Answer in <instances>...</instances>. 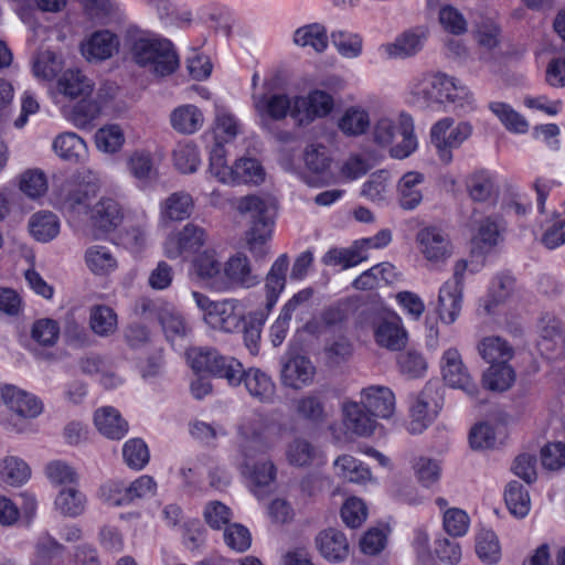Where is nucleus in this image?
Listing matches in <instances>:
<instances>
[{"label": "nucleus", "instance_id": "35", "mask_svg": "<svg viewBox=\"0 0 565 565\" xmlns=\"http://www.w3.org/2000/svg\"><path fill=\"white\" fill-rule=\"evenodd\" d=\"M31 235L39 242H50L60 233L58 217L52 212H39L29 222Z\"/></svg>", "mask_w": 565, "mask_h": 565}, {"label": "nucleus", "instance_id": "60", "mask_svg": "<svg viewBox=\"0 0 565 565\" xmlns=\"http://www.w3.org/2000/svg\"><path fill=\"white\" fill-rule=\"evenodd\" d=\"M62 70V63L51 51L40 52L33 62V73L36 77L52 79Z\"/></svg>", "mask_w": 565, "mask_h": 565}, {"label": "nucleus", "instance_id": "5", "mask_svg": "<svg viewBox=\"0 0 565 565\" xmlns=\"http://www.w3.org/2000/svg\"><path fill=\"white\" fill-rule=\"evenodd\" d=\"M262 280L260 275L252 267L249 258L243 253L231 256L222 268V275L214 282L215 291L249 289Z\"/></svg>", "mask_w": 565, "mask_h": 565}, {"label": "nucleus", "instance_id": "10", "mask_svg": "<svg viewBox=\"0 0 565 565\" xmlns=\"http://www.w3.org/2000/svg\"><path fill=\"white\" fill-rule=\"evenodd\" d=\"M441 374L444 381L454 388L462 390L467 395L475 397L478 386L472 381L457 349H448L441 358Z\"/></svg>", "mask_w": 565, "mask_h": 565}, {"label": "nucleus", "instance_id": "63", "mask_svg": "<svg viewBox=\"0 0 565 565\" xmlns=\"http://www.w3.org/2000/svg\"><path fill=\"white\" fill-rule=\"evenodd\" d=\"M397 364L399 371L412 379L423 376L427 370L425 358L417 351L401 353L397 358Z\"/></svg>", "mask_w": 565, "mask_h": 565}, {"label": "nucleus", "instance_id": "49", "mask_svg": "<svg viewBox=\"0 0 565 565\" xmlns=\"http://www.w3.org/2000/svg\"><path fill=\"white\" fill-rule=\"evenodd\" d=\"M184 50L189 52L185 57V65L189 75L195 81H204L212 73V63L210 57L199 52L198 47L184 45Z\"/></svg>", "mask_w": 565, "mask_h": 565}, {"label": "nucleus", "instance_id": "62", "mask_svg": "<svg viewBox=\"0 0 565 565\" xmlns=\"http://www.w3.org/2000/svg\"><path fill=\"white\" fill-rule=\"evenodd\" d=\"M60 327L53 319H40L33 323L31 337L39 344L51 347L58 339Z\"/></svg>", "mask_w": 565, "mask_h": 565}, {"label": "nucleus", "instance_id": "45", "mask_svg": "<svg viewBox=\"0 0 565 565\" xmlns=\"http://www.w3.org/2000/svg\"><path fill=\"white\" fill-rule=\"evenodd\" d=\"M334 466L337 473L350 482H364L371 477L370 470L350 455L338 457Z\"/></svg>", "mask_w": 565, "mask_h": 565}, {"label": "nucleus", "instance_id": "51", "mask_svg": "<svg viewBox=\"0 0 565 565\" xmlns=\"http://www.w3.org/2000/svg\"><path fill=\"white\" fill-rule=\"evenodd\" d=\"M205 231L193 224L186 223L181 231H179V254L196 253L205 244Z\"/></svg>", "mask_w": 565, "mask_h": 565}, {"label": "nucleus", "instance_id": "43", "mask_svg": "<svg viewBox=\"0 0 565 565\" xmlns=\"http://www.w3.org/2000/svg\"><path fill=\"white\" fill-rule=\"evenodd\" d=\"M515 374L513 369L508 364H498L489 366L483 373V385L491 391H505L514 382Z\"/></svg>", "mask_w": 565, "mask_h": 565}, {"label": "nucleus", "instance_id": "6", "mask_svg": "<svg viewBox=\"0 0 565 565\" xmlns=\"http://www.w3.org/2000/svg\"><path fill=\"white\" fill-rule=\"evenodd\" d=\"M399 132L402 141L391 148V156L397 159L408 157L416 148L417 141L413 134V121L411 117H402L399 127H397L391 119H380L373 130L374 141L386 147L392 143L395 135Z\"/></svg>", "mask_w": 565, "mask_h": 565}, {"label": "nucleus", "instance_id": "24", "mask_svg": "<svg viewBox=\"0 0 565 565\" xmlns=\"http://www.w3.org/2000/svg\"><path fill=\"white\" fill-rule=\"evenodd\" d=\"M433 388L425 386L411 409L412 420L408 430L420 434L437 415V404L431 397Z\"/></svg>", "mask_w": 565, "mask_h": 565}, {"label": "nucleus", "instance_id": "4", "mask_svg": "<svg viewBox=\"0 0 565 565\" xmlns=\"http://www.w3.org/2000/svg\"><path fill=\"white\" fill-rule=\"evenodd\" d=\"M418 103L429 107L445 102L456 103L467 94L463 86H458L455 78L444 73L425 74L412 89Z\"/></svg>", "mask_w": 565, "mask_h": 565}, {"label": "nucleus", "instance_id": "36", "mask_svg": "<svg viewBox=\"0 0 565 565\" xmlns=\"http://www.w3.org/2000/svg\"><path fill=\"white\" fill-rule=\"evenodd\" d=\"M254 484L253 492L257 497L263 495V489L269 487L276 478V467L267 458L258 459L250 463L249 469H243Z\"/></svg>", "mask_w": 565, "mask_h": 565}, {"label": "nucleus", "instance_id": "39", "mask_svg": "<svg viewBox=\"0 0 565 565\" xmlns=\"http://www.w3.org/2000/svg\"><path fill=\"white\" fill-rule=\"evenodd\" d=\"M31 475L26 462L19 457L8 456L0 463V477L10 486H21Z\"/></svg>", "mask_w": 565, "mask_h": 565}, {"label": "nucleus", "instance_id": "55", "mask_svg": "<svg viewBox=\"0 0 565 565\" xmlns=\"http://www.w3.org/2000/svg\"><path fill=\"white\" fill-rule=\"evenodd\" d=\"M122 130L117 125H109L97 130L95 135L96 147L104 152L114 153L124 145Z\"/></svg>", "mask_w": 565, "mask_h": 565}, {"label": "nucleus", "instance_id": "12", "mask_svg": "<svg viewBox=\"0 0 565 565\" xmlns=\"http://www.w3.org/2000/svg\"><path fill=\"white\" fill-rule=\"evenodd\" d=\"M264 423L262 415H254L239 426V434L243 438L241 443V452L244 458L242 467L243 469H249L250 463L262 459L267 450V445L263 440L262 430L258 428Z\"/></svg>", "mask_w": 565, "mask_h": 565}, {"label": "nucleus", "instance_id": "27", "mask_svg": "<svg viewBox=\"0 0 565 565\" xmlns=\"http://www.w3.org/2000/svg\"><path fill=\"white\" fill-rule=\"evenodd\" d=\"M343 414L347 428L358 436H370L376 427V416H373L362 402L345 403Z\"/></svg>", "mask_w": 565, "mask_h": 565}, {"label": "nucleus", "instance_id": "30", "mask_svg": "<svg viewBox=\"0 0 565 565\" xmlns=\"http://www.w3.org/2000/svg\"><path fill=\"white\" fill-rule=\"evenodd\" d=\"M93 87L92 81L79 70H67L57 81L58 92L71 99H86Z\"/></svg>", "mask_w": 565, "mask_h": 565}, {"label": "nucleus", "instance_id": "50", "mask_svg": "<svg viewBox=\"0 0 565 565\" xmlns=\"http://www.w3.org/2000/svg\"><path fill=\"white\" fill-rule=\"evenodd\" d=\"M500 221L499 217L489 216L481 222L473 241L482 252H488L498 244L502 228Z\"/></svg>", "mask_w": 565, "mask_h": 565}, {"label": "nucleus", "instance_id": "22", "mask_svg": "<svg viewBox=\"0 0 565 565\" xmlns=\"http://www.w3.org/2000/svg\"><path fill=\"white\" fill-rule=\"evenodd\" d=\"M362 403L373 415L390 418L395 411V396L386 386H370L362 391Z\"/></svg>", "mask_w": 565, "mask_h": 565}, {"label": "nucleus", "instance_id": "61", "mask_svg": "<svg viewBox=\"0 0 565 565\" xmlns=\"http://www.w3.org/2000/svg\"><path fill=\"white\" fill-rule=\"evenodd\" d=\"M20 189L32 199L43 195L47 190L45 174L38 169L25 171L20 179Z\"/></svg>", "mask_w": 565, "mask_h": 565}, {"label": "nucleus", "instance_id": "44", "mask_svg": "<svg viewBox=\"0 0 565 565\" xmlns=\"http://www.w3.org/2000/svg\"><path fill=\"white\" fill-rule=\"evenodd\" d=\"M504 500L511 514L524 518L530 511V495L518 481H511L504 493Z\"/></svg>", "mask_w": 565, "mask_h": 565}, {"label": "nucleus", "instance_id": "31", "mask_svg": "<svg viewBox=\"0 0 565 565\" xmlns=\"http://www.w3.org/2000/svg\"><path fill=\"white\" fill-rule=\"evenodd\" d=\"M289 267V258L286 254L280 255L271 265L266 276V307L271 309L277 302L279 294L286 285V274Z\"/></svg>", "mask_w": 565, "mask_h": 565}, {"label": "nucleus", "instance_id": "11", "mask_svg": "<svg viewBox=\"0 0 565 565\" xmlns=\"http://www.w3.org/2000/svg\"><path fill=\"white\" fill-rule=\"evenodd\" d=\"M333 107L332 97L322 90H315L307 97H294L292 118L298 125L303 126L313 121L317 117L327 116Z\"/></svg>", "mask_w": 565, "mask_h": 565}, {"label": "nucleus", "instance_id": "53", "mask_svg": "<svg viewBox=\"0 0 565 565\" xmlns=\"http://www.w3.org/2000/svg\"><path fill=\"white\" fill-rule=\"evenodd\" d=\"M476 552L479 558L488 564L500 558V545L497 535L490 530H482L476 537Z\"/></svg>", "mask_w": 565, "mask_h": 565}, {"label": "nucleus", "instance_id": "59", "mask_svg": "<svg viewBox=\"0 0 565 565\" xmlns=\"http://www.w3.org/2000/svg\"><path fill=\"white\" fill-rule=\"evenodd\" d=\"M224 541L231 550L243 553L250 547L252 535L246 526L233 523L225 527Z\"/></svg>", "mask_w": 565, "mask_h": 565}, {"label": "nucleus", "instance_id": "64", "mask_svg": "<svg viewBox=\"0 0 565 565\" xmlns=\"http://www.w3.org/2000/svg\"><path fill=\"white\" fill-rule=\"evenodd\" d=\"M306 167L315 173L326 172L330 164L331 158L329 150L323 145H310L305 150Z\"/></svg>", "mask_w": 565, "mask_h": 565}, {"label": "nucleus", "instance_id": "16", "mask_svg": "<svg viewBox=\"0 0 565 565\" xmlns=\"http://www.w3.org/2000/svg\"><path fill=\"white\" fill-rule=\"evenodd\" d=\"M417 242L427 260L444 262L451 254L449 238L445 232L435 226H428L417 233Z\"/></svg>", "mask_w": 565, "mask_h": 565}, {"label": "nucleus", "instance_id": "41", "mask_svg": "<svg viewBox=\"0 0 565 565\" xmlns=\"http://www.w3.org/2000/svg\"><path fill=\"white\" fill-rule=\"evenodd\" d=\"M89 326L97 335L108 337L117 328V316L108 306H95L90 309Z\"/></svg>", "mask_w": 565, "mask_h": 565}, {"label": "nucleus", "instance_id": "7", "mask_svg": "<svg viewBox=\"0 0 565 565\" xmlns=\"http://www.w3.org/2000/svg\"><path fill=\"white\" fill-rule=\"evenodd\" d=\"M452 118H443L438 120L430 130L431 143L437 150L440 161L449 164L452 161V149L459 148L467 140L471 132V126L466 122H459L454 127Z\"/></svg>", "mask_w": 565, "mask_h": 565}, {"label": "nucleus", "instance_id": "13", "mask_svg": "<svg viewBox=\"0 0 565 565\" xmlns=\"http://www.w3.org/2000/svg\"><path fill=\"white\" fill-rule=\"evenodd\" d=\"M135 312L139 316L157 315L167 340L174 342L177 339V318L174 306L160 299L152 300L148 297H140L135 302Z\"/></svg>", "mask_w": 565, "mask_h": 565}, {"label": "nucleus", "instance_id": "32", "mask_svg": "<svg viewBox=\"0 0 565 565\" xmlns=\"http://www.w3.org/2000/svg\"><path fill=\"white\" fill-rule=\"evenodd\" d=\"M119 45L117 36L109 31L95 32L83 46V54L88 60L109 58Z\"/></svg>", "mask_w": 565, "mask_h": 565}, {"label": "nucleus", "instance_id": "47", "mask_svg": "<svg viewBox=\"0 0 565 565\" xmlns=\"http://www.w3.org/2000/svg\"><path fill=\"white\" fill-rule=\"evenodd\" d=\"M491 111L501 120L504 127L516 134L527 131L529 124L523 116L513 110L509 105L501 102H492L489 105Z\"/></svg>", "mask_w": 565, "mask_h": 565}, {"label": "nucleus", "instance_id": "2", "mask_svg": "<svg viewBox=\"0 0 565 565\" xmlns=\"http://www.w3.org/2000/svg\"><path fill=\"white\" fill-rule=\"evenodd\" d=\"M237 209L250 218L246 233L248 249L256 258L263 259L268 253L266 243L273 233L274 203L256 195H246L239 200Z\"/></svg>", "mask_w": 565, "mask_h": 565}, {"label": "nucleus", "instance_id": "26", "mask_svg": "<svg viewBox=\"0 0 565 565\" xmlns=\"http://www.w3.org/2000/svg\"><path fill=\"white\" fill-rule=\"evenodd\" d=\"M94 423L102 435L114 440L124 438L129 428L127 420L111 406L98 408L94 415Z\"/></svg>", "mask_w": 565, "mask_h": 565}, {"label": "nucleus", "instance_id": "37", "mask_svg": "<svg viewBox=\"0 0 565 565\" xmlns=\"http://www.w3.org/2000/svg\"><path fill=\"white\" fill-rule=\"evenodd\" d=\"M87 267L95 275H107L117 268V259L113 253L102 245H93L85 252Z\"/></svg>", "mask_w": 565, "mask_h": 565}, {"label": "nucleus", "instance_id": "52", "mask_svg": "<svg viewBox=\"0 0 565 565\" xmlns=\"http://www.w3.org/2000/svg\"><path fill=\"white\" fill-rule=\"evenodd\" d=\"M370 125L369 115L365 110L351 107L345 110L339 120V128L349 136H358L367 129Z\"/></svg>", "mask_w": 565, "mask_h": 565}, {"label": "nucleus", "instance_id": "15", "mask_svg": "<svg viewBox=\"0 0 565 565\" xmlns=\"http://www.w3.org/2000/svg\"><path fill=\"white\" fill-rule=\"evenodd\" d=\"M0 396L12 412L23 418H35L43 411V404L35 395L14 385L0 386Z\"/></svg>", "mask_w": 565, "mask_h": 565}, {"label": "nucleus", "instance_id": "46", "mask_svg": "<svg viewBox=\"0 0 565 565\" xmlns=\"http://www.w3.org/2000/svg\"><path fill=\"white\" fill-rule=\"evenodd\" d=\"M55 507L64 515L77 516L84 512L85 495L73 487L63 489L55 499Z\"/></svg>", "mask_w": 565, "mask_h": 565}, {"label": "nucleus", "instance_id": "40", "mask_svg": "<svg viewBox=\"0 0 565 565\" xmlns=\"http://www.w3.org/2000/svg\"><path fill=\"white\" fill-rule=\"evenodd\" d=\"M177 220V193H172L167 200L161 211L160 226L169 231V237L166 242V255L169 258L177 257V241L174 239V221Z\"/></svg>", "mask_w": 565, "mask_h": 565}, {"label": "nucleus", "instance_id": "20", "mask_svg": "<svg viewBox=\"0 0 565 565\" xmlns=\"http://www.w3.org/2000/svg\"><path fill=\"white\" fill-rule=\"evenodd\" d=\"M316 544L321 555L332 563L343 562L350 554L347 536L333 527L321 531L316 537Z\"/></svg>", "mask_w": 565, "mask_h": 565}, {"label": "nucleus", "instance_id": "28", "mask_svg": "<svg viewBox=\"0 0 565 565\" xmlns=\"http://www.w3.org/2000/svg\"><path fill=\"white\" fill-rule=\"evenodd\" d=\"M249 395L262 403H271L275 397L276 386L271 377L257 367L244 370L242 381Z\"/></svg>", "mask_w": 565, "mask_h": 565}, {"label": "nucleus", "instance_id": "58", "mask_svg": "<svg viewBox=\"0 0 565 565\" xmlns=\"http://www.w3.org/2000/svg\"><path fill=\"white\" fill-rule=\"evenodd\" d=\"M157 483L152 477L148 475L140 476L124 489V499L119 503L130 504L137 499H143L154 493Z\"/></svg>", "mask_w": 565, "mask_h": 565}, {"label": "nucleus", "instance_id": "34", "mask_svg": "<svg viewBox=\"0 0 565 565\" xmlns=\"http://www.w3.org/2000/svg\"><path fill=\"white\" fill-rule=\"evenodd\" d=\"M478 351L490 366L508 363L513 356V348L500 337H487L478 344Z\"/></svg>", "mask_w": 565, "mask_h": 565}, {"label": "nucleus", "instance_id": "57", "mask_svg": "<svg viewBox=\"0 0 565 565\" xmlns=\"http://www.w3.org/2000/svg\"><path fill=\"white\" fill-rule=\"evenodd\" d=\"M365 259L366 256L361 254L360 248H332L324 254L322 262L324 265H342L349 268Z\"/></svg>", "mask_w": 565, "mask_h": 565}, {"label": "nucleus", "instance_id": "21", "mask_svg": "<svg viewBox=\"0 0 565 565\" xmlns=\"http://www.w3.org/2000/svg\"><path fill=\"white\" fill-rule=\"evenodd\" d=\"M427 36L428 29L426 26H416L403 32L393 43L385 45V52L391 57L413 56L423 50Z\"/></svg>", "mask_w": 565, "mask_h": 565}, {"label": "nucleus", "instance_id": "25", "mask_svg": "<svg viewBox=\"0 0 565 565\" xmlns=\"http://www.w3.org/2000/svg\"><path fill=\"white\" fill-rule=\"evenodd\" d=\"M295 411L299 418L315 426L324 424L329 418L326 396L318 392L298 398L295 402Z\"/></svg>", "mask_w": 565, "mask_h": 565}, {"label": "nucleus", "instance_id": "14", "mask_svg": "<svg viewBox=\"0 0 565 565\" xmlns=\"http://www.w3.org/2000/svg\"><path fill=\"white\" fill-rule=\"evenodd\" d=\"M89 220L95 228L104 233H109L121 224L124 220V209L116 199L102 196L89 209Z\"/></svg>", "mask_w": 565, "mask_h": 565}, {"label": "nucleus", "instance_id": "48", "mask_svg": "<svg viewBox=\"0 0 565 565\" xmlns=\"http://www.w3.org/2000/svg\"><path fill=\"white\" fill-rule=\"evenodd\" d=\"M233 180L237 183H259L264 180L263 167L256 159L242 158L233 166Z\"/></svg>", "mask_w": 565, "mask_h": 565}, {"label": "nucleus", "instance_id": "9", "mask_svg": "<svg viewBox=\"0 0 565 565\" xmlns=\"http://www.w3.org/2000/svg\"><path fill=\"white\" fill-rule=\"evenodd\" d=\"M263 93L252 95L253 106L263 126L267 120H282L289 114L292 117L294 98L284 93H271L270 83H265Z\"/></svg>", "mask_w": 565, "mask_h": 565}, {"label": "nucleus", "instance_id": "17", "mask_svg": "<svg viewBox=\"0 0 565 565\" xmlns=\"http://www.w3.org/2000/svg\"><path fill=\"white\" fill-rule=\"evenodd\" d=\"M99 191L98 184L92 180H86L82 174H74L70 180V188L65 195V205L76 212H89L90 201Z\"/></svg>", "mask_w": 565, "mask_h": 565}, {"label": "nucleus", "instance_id": "42", "mask_svg": "<svg viewBox=\"0 0 565 565\" xmlns=\"http://www.w3.org/2000/svg\"><path fill=\"white\" fill-rule=\"evenodd\" d=\"M125 463L132 470H142L150 460L147 444L141 438H131L122 446Z\"/></svg>", "mask_w": 565, "mask_h": 565}, {"label": "nucleus", "instance_id": "8", "mask_svg": "<svg viewBox=\"0 0 565 565\" xmlns=\"http://www.w3.org/2000/svg\"><path fill=\"white\" fill-rule=\"evenodd\" d=\"M466 269V260H458L454 269L452 279L446 281L439 290L438 316L446 324L454 323L460 313L462 306V281Z\"/></svg>", "mask_w": 565, "mask_h": 565}, {"label": "nucleus", "instance_id": "18", "mask_svg": "<svg viewBox=\"0 0 565 565\" xmlns=\"http://www.w3.org/2000/svg\"><path fill=\"white\" fill-rule=\"evenodd\" d=\"M315 375V366L303 355H288L284 359L281 369V382L294 390L311 383Z\"/></svg>", "mask_w": 565, "mask_h": 565}, {"label": "nucleus", "instance_id": "29", "mask_svg": "<svg viewBox=\"0 0 565 565\" xmlns=\"http://www.w3.org/2000/svg\"><path fill=\"white\" fill-rule=\"evenodd\" d=\"M53 150L63 160L79 163L85 161L88 151L86 142L75 132H63L53 141Z\"/></svg>", "mask_w": 565, "mask_h": 565}, {"label": "nucleus", "instance_id": "38", "mask_svg": "<svg viewBox=\"0 0 565 565\" xmlns=\"http://www.w3.org/2000/svg\"><path fill=\"white\" fill-rule=\"evenodd\" d=\"M294 42L302 47L311 46L316 52L321 53L328 46L327 30L318 23L301 26L296 30Z\"/></svg>", "mask_w": 565, "mask_h": 565}, {"label": "nucleus", "instance_id": "3", "mask_svg": "<svg viewBox=\"0 0 565 565\" xmlns=\"http://www.w3.org/2000/svg\"><path fill=\"white\" fill-rule=\"evenodd\" d=\"M184 359L194 373H207L223 379L231 386H238L243 381V364L233 356L221 354L214 348L191 347L184 351Z\"/></svg>", "mask_w": 565, "mask_h": 565}, {"label": "nucleus", "instance_id": "23", "mask_svg": "<svg viewBox=\"0 0 565 565\" xmlns=\"http://www.w3.org/2000/svg\"><path fill=\"white\" fill-rule=\"evenodd\" d=\"M374 337L379 345L388 350H402L407 342V332L397 317H384L374 328Z\"/></svg>", "mask_w": 565, "mask_h": 565}, {"label": "nucleus", "instance_id": "33", "mask_svg": "<svg viewBox=\"0 0 565 565\" xmlns=\"http://www.w3.org/2000/svg\"><path fill=\"white\" fill-rule=\"evenodd\" d=\"M424 174L417 171L405 173L398 182L399 205L404 210H414L423 200L420 185Z\"/></svg>", "mask_w": 565, "mask_h": 565}, {"label": "nucleus", "instance_id": "19", "mask_svg": "<svg viewBox=\"0 0 565 565\" xmlns=\"http://www.w3.org/2000/svg\"><path fill=\"white\" fill-rule=\"evenodd\" d=\"M206 322L225 332H234L243 324V312L236 300L216 301L209 311Z\"/></svg>", "mask_w": 565, "mask_h": 565}, {"label": "nucleus", "instance_id": "54", "mask_svg": "<svg viewBox=\"0 0 565 565\" xmlns=\"http://www.w3.org/2000/svg\"><path fill=\"white\" fill-rule=\"evenodd\" d=\"M316 456V448L303 438L294 439L287 447L286 457L290 465L309 466Z\"/></svg>", "mask_w": 565, "mask_h": 565}, {"label": "nucleus", "instance_id": "1", "mask_svg": "<svg viewBox=\"0 0 565 565\" xmlns=\"http://www.w3.org/2000/svg\"><path fill=\"white\" fill-rule=\"evenodd\" d=\"M130 53L139 66H151L159 76L172 74L177 66L173 43L158 34L138 32L131 36Z\"/></svg>", "mask_w": 565, "mask_h": 565}, {"label": "nucleus", "instance_id": "56", "mask_svg": "<svg viewBox=\"0 0 565 565\" xmlns=\"http://www.w3.org/2000/svg\"><path fill=\"white\" fill-rule=\"evenodd\" d=\"M467 189L473 201L484 202L493 193V182L486 171H478L467 179Z\"/></svg>", "mask_w": 565, "mask_h": 565}]
</instances>
